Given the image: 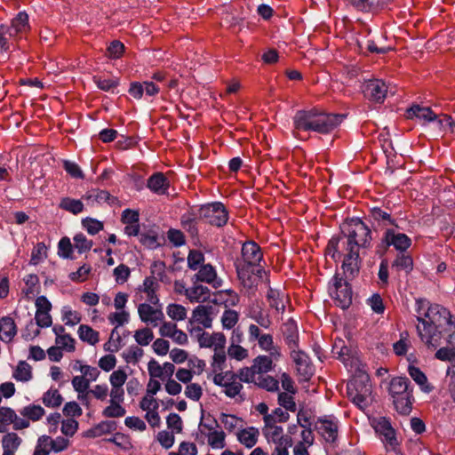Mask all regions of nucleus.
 <instances>
[{
	"instance_id": "obj_1",
	"label": "nucleus",
	"mask_w": 455,
	"mask_h": 455,
	"mask_svg": "<svg viewBox=\"0 0 455 455\" xmlns=\"http://www.w3.org/2000/svg\"><path fill=\"white\" fill-rule=\"evenodd\" d=\"M416 311L420 323L417 326L418 334L429 348L439 346L443 326L455 329L450 311L439 304L430 305L426 299H418Z\"/></svg>"
},
{
	"instance_id": "obj_2",
	"label": "nucleus",
	"mask_w": 455,
	"mask_h": 455,
	"mask_svg": "<svg viewBox=\"0 0 455 455\" xmlns=\"http://www.w3.org/2000/svg\"><path fill=\"white\" fill-rule=\"evenodd\" d=\"M371 241L370 228L360 219L353 218L341 226V235L331 237L329 241L326 252L335 259L339 252V245L341 243L344 250H354L359 252L360 248H367Z\"/></svg>"
},
{
	"instance_id": "obj_3",
	"label": "nucleus",
	"mask_w": 455,
	"mask_h": 455,
	"mask_svg": "<svg viewBox=\"0 0 455 455\" xmlns=\"http://www.w3.org/2000/svg\"><path fill=\"white\" fill-rule=\"evenodd\" d=\"M344 117L343 115L327 114L315 109L299 110L293 117V124L298 130L326 134L334 130Z\"/></svg>"
},
{
	"instance_id": "obj_4",
	"label": "nucleus",
	"mask_w": 455,
	"mask_h": 455,
	"mask_svg": "<svg viewBox=\"0 0 455 455\" xmlns=\"http://www.w3.org/2000/svg\"><path fill=\"white\" fill-rule=\"evenodd\" d=\"M190 335L194 336L200 347L212 348L214 351L212 367L214 372L221 371L226 362L227 339L222 332H207L199 328L190 330Z\"/></svg>"
},
{
	"instance_id": "obj_5",
	"label": "nucleus",
	"mask_w": 455,
	"mask_h": 455,
	"mask_svg": "<svg viewBox=\"0 0 455 455\" xmlns=\"http://www.w3.org/2000/svg\"><path fill=\"white\" fill-rule=\"evenodd\" d=\"M347 393L352 402L360 409H365L371 401V384L366 373H360L347 384Z\"/></svg>"
},
{
	"instance_id": "obj_6",
	"label": "nucleus",
	"mask_w": 455,
	"mask_h": 455,
	"mask_svg": "<svg viewBox=\"0 0 455 455\" xmlns=\"http://www.w3.org/2000/svg\"><path fill=\"white\" fill-rule=\"evenodd\" d=\"M371 426L383 443L386 451H396L399 447V442L390 420L385 417L375 418L371 420Z\"/></svg>"
},
{
	"instance_id": "obj_7",
	"label": "nucleus",
	"mask_w": 455,
	"mask_h": 455,
	"mask_svg": "<svg viewBox=\"0 0 455 455\" xmlns=\"http://www.w3.org/2000/svg\"><path fill=\"white\" fill-rule=\"evenodd\" d=\"M199 217L207 223L220 228L227 224L228 212L222 203L213 202L200 207Z\"/></svg>"
},
{
	"instance_id": "obj_8",
	"label": "nucleus",
	"mask_w": 455,
	"mask_h": 455,
	"mask_svg": "<svg viewBox=\"0 0 455 455\" xmlns=\"http://www.w3.org/2000/svg\"><path fill=\"white\" fill-rule=\"evenodd\" d=\"M214 315V307L212 305L200 304L196 306L188 322V332L190 333V330L193 328H199L203 331L204 329L212 328Z\"/></svg>"
},
{
	"instance_id": "obj_9",
	"label": "nucleus",
	"mask_w": 455,
	"mask_h": 455,
	"mask_svg": "<svg viewBox=\"0 0 455 455\" xmlns=\"http://www.w3.org/2000/svg\"><path fill=\"white\" fill-rule=\"evenodd\" d=\"M329 293L337 306L343 309L349 307L352 303L353 292L350 285L338 275L333 277V283L329 287Z\"/></svg>"
},
{
	"instance_id": "obj_10",
	"label": "nucleus",
	"mask_w": 455,
	"mask_h": 455,
	"mask_svg": "<svg viewBox=\"0 0 455 455\" xmlns=\"http://www.w3.org/2000/svg\"><path fill=\"white\" fill-rule=\"evenodd\" d=\"M398 228H387L381 243L386 247L394 246V248L400 251L404 252L411 245V238L397 231Z\"/></svg>"
},
{
	"instance_id": "obj_11",
	"label": "nucleus",
	"mask_w": 455,
	"mask_h": 455,
	"mask_svg": "<svg viewBox=\"0 0 455 455\" xmlns=\"http://www.w3.org/2000/svg\"><path fill=\"white\" fill-rule=\"evenodd\" d=\"M235 267L239 281L244 288L252 290L257 287L259 280L264 272L261 267H252L244 264H235Z\"/></svg>"
},
{
	"instance_id": "obj_12",
	"label": "nucleus",
	"mask_w": 455,
	"mask_h": 455,
	"mask_svg": "<svg viewBox=\"0 0 455 455\" xmlns=\"http://www.w3.org/2000/svg\"><path fill=\"white\" fill-rule=\"evenodd\" d=\"M315 427L318 434L328 443H334L338 437L339 420L333 416L319 418Z\"/></svg>"
},
{
	"instance_id": "obj_13",
	"label": "nucleus",
	"mask_w": 455,
	"mask_h": 455,
	"mask_svg": "<svg viewBox=\"0 0 455 455\" xmlns=\"http://www.w3.org/2000/svg\"><path fill=\"white\" fill-rule=\"evenodd\" d=\"M138 315L140 321L148 326L157 327L164 320V314L161 308L154 307L149 303H140L138 307Z\"/></svg>"
},
{
	"instance_id": "obj_14",
	"label": "nucleus",
	"mask_w": 455,
	"mask_h": 455,
	"mask_svg": "<svg viewBox=\"0 0 455 455\" xmlns=\"http://www.w3.org/2000/svg\"><path fill=\"white\" fill-rule=\"evenodd\" d=\"M262 252L259 244L253 241L245 242L242 247V258L237 259L235 264H244L249 267H259V264L262 259Z\"/></svg>"
},
{
	"instance_id": "obj_15",
	"label": "nucleus",
	"mask_w": 455,
	"mask_h": 455,
	"mask_svg": "<svg viewBox=\"0 0 455 455\" xmlns=\"http://www.w3.org/2000/svg\"><path fill=\"white\" fill-rule=\"evenodd\" d=\"M291 356L296 364L297 371L302 380H308L314 374V367L308 355L298 347L291 349Z\"/></svg>"
},
{
	"instance_id": "obj_16",
	"label": "nucleus",
	"mask_w": 455,
	"mask_h": 455,
	"mask_svg": "<svg viewBox=\"0 0 455 455\" xmlns=\"http://www.w3.org/2000/svg\"><path fill=\"white\" fill-rule=\"evenodd\" d=\"M363 93L370 100L380 103L387 96V85L380 79L369 80L364 84Z\"/></svg>"
},
{
	"instance_id": "obj_17",
	"label": "nucleus",
	"mask_w": 455,
	"mask_h": 455,
	"mask_svg": "<svg viewBox=\"0 0 455 455\" xmlns=\"http://www.w3.org/2000/svg\"><path fill=\"white\" fill-rule=\"evenodd\" d=\"M197 270V273L194 275L196 282L209 283L215 289L222 286V279L218 276L215 267L211 264H204Z\"/></svg>"
},
{
	"instance_id": "obj_18",
	"label": "nucleus",
	"mask_w": 455,
	"mask_h": 455,
	"mask_svg": "<svg viewBox=\"0 0 455 455\" xmlns=\"http://www.w3.org/2000/svg\"><path fill=\"white\" fill-rule=\"evenodd\" d=\"M345 251H347V253L345 254L341 267L343 269L346 278L352 279L359 273V252L354 250Z\"/></svg>"
},
{
	"instance_id": "obj_19",
	"label": "nucleus",
	"mask_w": 455,
	"mask_h": 455,
	"mask_svg": "<svg viewBox=\"0 0 455 455\" xmlns=\"http://www.w3.org/2000/svg\"><path fill=\"white\" fill-rule=\"evenodd\" d=\"M7 28H9V31L18 41L21 38L23 34H26L30 29L28 15L25 12H20L11 20V23L7 24Z\"/></svg>"
},
{
	"instance_id": "obj_20",
	"label": "nucleus",
	"mask_w": 455,
	"mask_h": 455,
	"mask_svg": "<svg viewBox=\"0 0 455 455\" xmlns=\"http://www.w3.org/2000/svg\"><path fill=\"white\" fill-rule=\"evenodd\" d=\"M283 339L285 344L290 349H295L299 347V330L297 323L290 318L288 319L281 328Z\"/></svg>"
},
{
	"instance_id": "obj_21",
	"label": "nucleus",
	"mask_w": 455,
	"mask_h": 455,
	"mask_svg": "<svg viewBox=\"0 0 455 455\" xmlns=\"http://www.w3.org/2000/svg\"><path fill=\"white\" fill-rule=\"evenodd\" d=\"M147 187L155 194L165 195L170 187V182L164 173L156 172L148 178Z\"/></svg>"
},
{
	"instance_id": "obj_22",
	"label": "nucleus",
	"mask_w": 455,
	"mask_h": 455,
	"mask_svg": "<svg viewBox=\"0 0 455 455\" xmlns=\"http://www.w3.org/2000/svg\"><path fill=\"white\" fill-rule=\"evenodd\" d=\"M211 297V290L198 282L188 287L187 299L190 303H204Z\"/></svg>"
},
{
	"instance_id": "obj_23",
	"label": "nucleus",
	"mask_w": 455,
	"mask_h": 455,
	"mask_svg": "<svg viewBox=\"0 0 455 455\" xmlns=\"http://www.w3.org/2000/svg\"><path fill=\"white\" fill-rule=\"evenodd\" d=\"M407 116L409 118H417L422 122V124H429L431 121L435 120L437 115L435 114L428 107H421L419 105H413L407 110Z\"/></svg>"
},
{
	"instance_id": "obj_24",
	"label": "nucleus",
	"mask_w": 455,
	"mask_h": 455,
	"mask_svg": "<svg viewBox=\"0 0 455 455\" xmlns=\"http://www.w3.org/2000/svg\"><path fill=\"white\" fill-rule=\"evenodd\" d=\"M17 40L9 31L7 24H0V54H8L17 49Z\"/></svg>"
},
{
	"instance_id": "obj_25",
	"label": "nucleus",
	"mask_w": 455,
	"mask_h": 455,
	"mask_svg": "<svg viewBox=\"0 0 455 455\" xmlns=\"http://www.w3.org/2000/svg\"><path fill=\"white\" fill-rule=\"evenodd\" d=\"M159 288V283L155 276H148L145 278L143 284L139 288L140 291L146 293L147 300L149 304H159V299L156 295V291Z\"/></svg>"
},
{
	"instance_id": "obj_26",
	"label": "nucleus",
	"mask_w": 455,
	"mask_h": 455,
	"mask_svg": "<svg viewBox=\"0 0 455 455\" xmlns=\"http://www.w3.org/2000/svg\"><path fill=\"white\" fill-rule=\"evenodd\" d=\"M369 217L379 226L387 228H398L395 220L391 217V214L379 207H373L370 210Z\"/></svg>"
},
{
	"instance_id": "obj_27",
	"label": "nucleus",
	"mask_w": 455,
	"mask_h": 455,
	"mask_svg": "<svg viewBox=\"0 0 455 455\" xmlns=\"http://www.w3.org/2000/svg\"><path fill=\"white\" fill-rule=\"evenodd\" d=\"M259 431L254 427H248L236 433L237 440L246 448H252L258 442Z\"/></svg>"
},
{
	"instance_id": "obj_28",
	"label": "nucleus",
	"mask_w": 455,
	"mask_h": 455,
	"mask_svg": "<svg viewBox=\"0 0 455 455\" xmlns=\"http://www.w3.org/2000/svg\"><path fill=\"white\" fill-rule=\"evenodd\" d=\"M17 333L14 320L10 316H4L0 319V339L4 342L12 340Z\"/></svg>"
},
{
	"instance_id": "obj_29",
	"label": "nucleus",
	"mask_w": 455,
	"mask_h": 455,
	"mask_svg": "<svg viewBox=\"0 0 455 455\" xmlns=\"http://www.w3.org/2000/svg\"><path fill=\"white\" fill-rule=\"evenodd\" d=\"M411 393L410 380L405 377L393 378L389 385V394L392 397Z\"/></svg>"
},
{
	"instance_id": "obj_30",
	"label": "nucleus",
	"mask_w": 455,
	"mask_h": 455,
	"mask_svg": "<svg viewBox=\"0 0 455 455\" xmlns=\"http://www.w3.org/2000/svg\"><path fill=\"white\" fill-rule=\"evenodd\" d=\"M262 433L268 443H278L291 440V436L283 435V429L281 426H269L267 428H262Z\"/></svg>"
},
{
	"instance_id": "obj_31",
	"label": "nucleus",
	"mask_w": 455,
	"mask_h": 455,
	"mask_svg": "<svg viewBox=\"0 0 455 455\" xmlns=\"http://www.w3.org/2000/svg\"><path fill=\"white\" fill-rule=\"evenodd\" d=\"M393 398V403L395 410L403 415H407L411 411L412 405V394H403V395H398Z\"/></svg>"
},
{
	"instance_id": "obj_32",
	"label": "nucleus",
	"mask_w": 455,
	"mask_h": 455,
	"mask_svg": "<svg viewBox=\"0 0 455 455\" xmlns=\"http://www.w3.org/2000/svg\"><path fill=\"white\" fill-rule=\"evenodd\" d=\"M267 299L271 307L277 312L283 313L285 309L284 295L278 290L269 288L267 293Z\"/></svg>"
},
{
	"instance_id": "obj_33",
	"label": "nucleus",
	"mask_w": 455,
	"mask_h": 455,
	"mask_svg": "<svg viewBox=\"0 0 455 455\" xmlns=\"http://www.w3.org/2000/svg\"><path fill=\"white\" fill-rule=\"evenodd\" d=\"M273 360L271 355H258L253 360V369L256 371L258 376L263 373H267L273 369Z\"/></svg>"
},
{
	"instance_id": "obj_34",
	"label": "nucleus",
	"mask_w": 455,
	"mask_h": 455,
	"mask_svg": "<svg viewBox=\"0 0 455 455\" xmlns=\"http://www.w3.org/2000/svg\"><path fill=\"white\" fill-rule=\"evenodd\" d=\"M408 372L411 378L420 387L422 391L427 393L431 391L432 387L427 382V378L419 368L410 365Z\"/></svg>"
},
{
	"instance_id": "obj_35",
	"label": "nucleus",
	"mask_w": 455,
	"mask_h": 455,
	"mask_svg": "<svg viewBox=\"0 0 455 455\" xmlns=\"http://www.w3.org/2000/svg\"><path fill=\"white\" fill-rule=\"evenodd\" d=\"M258 344L262 350L269 352L271 356L277 361L281 353L277 347L274 346L273 337L270 334H262L261 337L258 339Z\"/></svg>"
},
{
	"instance_id": "obj_36",
	"label": "nucleus",
	"mask_w": 455,
	"mask_h": 455,
	"mask_svg": "<svg viewBox=\"0 0 455 455\" xmlns=\"http://www.w3.org/2000/svg\"><path fill=\"white\" fill-rule=\"evenodd\" d=\"M77 333L82 341L87 342L92 346L97 344L100 340V333L89 325H80Z\"/></svg>"
},
{
	"instance_id": "obj_37",
	"label": "nucleus",
	"mask_w": 455,
	"mask_h": 455,
	"mask_svg": "<svg viewBox=\"0 0 455 455\" xmlns=\"http://www.w3.org/2000/svg\"><path fill=\"white\" fill-rule=\"evenodd\" d=\"M207 438L208 444L212 449H223L226 446V434L222 430H213L204 434V438Z\"/></svg>"
},
{
	"instance_id": "obj_38",
	"label": "nucleus",
	"mask_w": 455,
	"mask_h": 455,
	"mask_svg": "<svg viewBox=\"0 0 455 455\" xmlns=\"http://www.w3.org/2000/svg\"><path fill=\"white\" fill-rule=\"evenodd\" d=\"M20 415L26 418L28 421H37L44 415V409L40 405L29 404L21 408Z\"/></svg>"
},
{
	"instance_id": "obj_39",
	"label": "nucleus",
	"mask_w": 455,
	"mask_h": 455,
	"mask_svg": "<svg viewBox=\"0 0 455 455\" xmlns=\"http://www.w3.org/2000/svg\"><path fill=\"white\" fill-rule=\"evenodd\" d=\"M21 438L14 432L7 433L3 436V451L15 452L21 444Z\"/></svg>"
},
{
	"instance_id": "obj_40",
	"label": "nucleus",
	"mask_w": 455,
	"mask_h": 455,
	"mask_svg": "<svg viewBox=\"0 0 455 455\" xmlns=\"http://www.w3.org/2000/svg\"><path fill=\"white\" fill-rule=\"evenodd\" d=\"M166 314L172 320L180 322L187 318L188 310L180 304L172 303L166 307Z\"/></svg>"
},
{
	"instance_id": "obj_41",
	"label": "nucleus",
	"mask_w": 455,
	"mask_h": 455,
	"mask_svg": "<svg viewBox=\"0 0 455 455\" xmlns=\"http://www.w3.org/2000/svg\"><path fill=\"white\" fill-rule=\"evenodd\" d=\"M60 208L73 214H78L84 211V204L78 199L64 197L60 200Z\"/></svg>"
},
{
	"instance_id": "obj_42",
	"label": "nucleus",
	"mask_w": 455,
	"mask_h": 455,
	"mask_svg": "<svg viewBox=\"0 0 455 455\" xmlns=\"http://www.w3.org/2000/svg\"><path fill=\"white\" fill-rule=\"evenodd\" d=\"M12 377L21 382L30 380L32 379L30 365L24 361L20 362L12 373Z\"/></svg>"
},
{
	"instance_id": "obj_43",
	"label": "nucleus",
	"mask_w": 455,
	"mask_h": 455,
	"mask_svg": "<svg viewBox=\"0 0 455 455\" xmlns=\"http://www.w3.org/2000/svg\"><path fill=\"white\" fill-rule=\"evenodd\" d=\"M123 403L119 402H110L109 405H108L102 411V416L105 418H121L124 417L126 413V410L122 406Z\"/></svg>"
},
{
	"instance_id": "obj_44",
	"label": "nucleus",
	"mask_w": 455,
	"mask_h": 455,
	"mask_svg": "<svg viewBox=\"0 0 455 455\" xmlns=\"http://www.w3.org/2000/svg\"><path fill=\"white\" fill-rule=\"evenodd\" d=\"M26 288L23 289V293L27 298H32L37 292L39 287V278L35 274H29L24 277Z\"/></svg>"
},
{
	"instance_id": "obj_45",
	"label": "nucleus",
	"mask_w": 455,
	"mask_h": 455,
	"mask_svg": "<svg viewBox=\"0 0 455 455\" xmlns=\"http://www.w3.org/2000/svg\"><path fill=\"white\" fill-rule=\"evenodd\" d=\"M76 363L80 364V368L74 366V370L79 371L82 373L81 377L87 379L90 383L98 379L100 374V371L98 370V368L87 364H83L81 361H76Z\"/></svg>"
},
{
	"instance_id": "obj_46",
	"label": "nucleus",
	"mask_w": 455,
	"mask_h": 455,
	"mask_svg": "<svg viewBox=\"0 0 455 455\" xmlns=\"http://www.w3.org/2000/svg\"><path fill=\"white\" fill-rule=\"evenodd\" d=\"M42 400L46 407L52 408L59 407L63 402V398L57 389H50L45 392Z\"/></svg>"
},
{
	"instance_id": "obj_47",
	"label": "nucleus",
	"mask_w": 455,
	"mask_h": 455,
	"mask_svg": "<svg viewBox=\"0 0 455 455\" xmlns=\"http://www.w3.org/2000/svg\"><path fill=\"white\" fill-rule=\"evenodd\" d=\"M62 321L66 325L75 326L81 322V314L72 310L70 307L65 306L61 309Z\"/></svg>"
},
{
	"instance_id": "obj_48",
	"label": "nucleus",
	"mask_w": 455,
	"mask_h": 455,
	"mask_svg": "<svg viewBox=\"0 0 455 455\" xmlns=\"http://www.w3.org/2000/svg\"><path fill=\"white\" fill-rule=\"evenodd\" d=\"M108 320L109 323L117 329L118 327L129 323L130 314L127 310H116V312L110 313L108 315Z\"/></svg>"
},
{
	"instance_id": "obj_49",
	"label": "nucleus",
	"mask_w": 455,
	"mask_h": 455,
	"mask_svg": "<svg viewBox=\"0 0 455 455\" xmlns=\"http://www.w3.org/2000/svg\"><path fill=\"white\" fill-rule=\"evenodd\" d=\"M134 339L140 346H148L154 339V333L148 327L137 330L134 332Z\"/></svg>"
},
{
	"instance_id": "obj_50",
	"label": "nucleus",
	"mask_w": 455,
	"mask_h": 455,
	"mask_svg": "<svg viewBox=\"0 0 455 455\" xmlns=\"http://www.w3.org/2000/svg\"><path fill=\"white\" fill-rule=\"evenodd\" d=\"M204 255L197 250H191L188 255V267L191 270H197L201 266L204 265Z\"/></svg>"
},
{
	"instance_id": "obj_51",
	"label": "nucleus",
	"mask_w": 455,
	"mask_h": 455,
	"mask_svg": "<svg viewBox=\"0 0 455 455\" xmlns=\"http://www.w3.org/2000/svg\"><path fill=\"white\" fill-rule=\"evenodd\" d=\"M219 419L224 428L228 432H233L237 427L238 423L243 422L242 419L224 412L220 413Z\"/></svg>"
},
{
	"instance_id": "obj_52",
	"label": "nucleus",
	"mask_w": 455,
	"mask_h": 455,
	"mask_svg": "<svg viewBox=\"0 0 455 455\" xmlns=\"http://www.w3.org/2000/svg\"><path fill=\"white\" fill-rule=\"evenodd\" d=\"M256 384L267 391L275 392L279 389V382L271 376H258Z\"/></svg>"
},
{
	"instance_id": "obj_53",
	"label": "nucleus",
	"mask_w": 455,
	"mask_h": 455,
	"mask_svg": "<svg viewBox=\"0 0 455 455\" xmlns=\"http://www.w3.org/2000/svg\"><path fill=\"white\" fill-rule=\"evenodd\" d=\"M239 319V315L235 310H225L221 316V323L224 329L230 330L235 327Z\"/></svg>"
},
{
	"instance_id": "obj_54",
	"label": "nucleus",
	"mask_w": 455,
	"mask_h": 455,
	"mask_svg": "<svg viewBox=\"0 0 455 455\" xmlns=\"http://www.w3.org/2000/svg\"><path fill=\"white\" fill-rule=\"evenodd\" d=\"M237 379L241 382L245 383H255L257 382L258 374L253 369V365L251 367H244L239 370Z\"/></svg>"
},
{
	"instance_id": "obj_55",
	"label": "nucleus",
	"mask_w": 455,
	"mask_h": 455,
	"mask_svg": "<svg viewBox=\"0 0 455 455\" xmlns=\"http://www.w3.org/2000/svg\"><path fill=\"white\" fill-rule=\"evenodd\" d=\"M393 267L409 273L413 267L412 258L410 255H406L402 252V254L398 255L394 260Z\"/></svg>"
},
{
	"instance_id": "obj_56",
	"label": "nucleus",
	"mask_w": 455,
	"mask_h": 455,
	"mask_svg": "<svg viewBox=\"0 0 455 455\" xmlns=\"http://www.w3.org/2000/svg\"><path fill=\"white\" fill-rule=\"evenodd\" d=\"M143 356V350L138 346H131L124 352L123 357L128 363H137Z\"/></svg>"
},
{
	"instance_id": "obj_57",
	"label": "nucleus",
	"mask_w": 455,
	"mask_h": 455,
	"mask_svg": "<svg viewBox=\"0 0 455 455\" xmlns=\"http://www.w3.org/2000/svg\"><path fill=\"white\" fill-rule=\"evenodd\" d=\"M235 373L230 371L216 373L213 377V383L226 389L231 384V381L235 379Z\"/></svg>"
},
{
	"instance_id": "obj_58",
	"label": "nucleus",
	"mask_w": 455,
	"mask_h": 455,
	"mask_svg": "<svg viewBox=\"0 0 455 455\" xmlns=\"http://www.w3.org/2000/svg\"><path fill=\"white\" fill-rule=\"evenodd\" d=\"M431 123L434 124L435 129L440 132H445L447 128L451 132L454 130V121L452 117L448 115H443L442 119L437 116L435 120L431 121Z\"/></svg>"
},
{
	"instance_id": "obj_59",
	"label": "nucleus",
	"mask_w": 455,
	"mask_h": 455,
	"mask_svg": "<svg viewBox=\"0 0 455 455\" xmlns=\"http://www.w3.org/2000/svg\"><path fill=\"white\" fill-rule=\"evenodd\" d=\"M73 240L74 246L79 253H84L90 251L92 246V241L88 240L86 236L82 233L76 234Z\"/></svg>"
},
{
	"instance_id": "obj_60",
	"label": "nucleus",
	"mask_w": 455,
	"mask_h": 455,
	"mask_svg": "<svg viewBox=\"0 0 455 455\" xmlns=\"http://www.w3.org/2000/svg\"><path fill=\"white\" fill-rule=\"evenodd\" d=\"M411 345L408 332L404 331L400 334V339L396 341L393 347L397 355H403L407 353L408 347Z\"/></svg>"
},
{
	"instance_id": "obj_61",
	"label": "nucleus",
	"mask_w": 455,
	"mask_h": 455,
	"mask_svg": "<svg viewBox=\"0 0 455 455\" xmlns=\"http://www.w3.org/2000/svg\"><path fill=\"white\" fill-rule=\"evenodd\" d=\"M82 226L92 235L103 229V223L101 221L89 217L82 220Z\"/></svg>"
},
{
	"instance_id": "obj_62",
	"label": "nucleus",
	"mask_w": 455,
	"mask_h": 455,
	"mask_svg": "<svg viewBox=\"0 0 455 455\" xmlns=\"http://www.w3.org/2000/svg\"><path fill=\"white\" fill-rule=\"evenodd\" d=\"M73 246L68 237H62L58 243V255L62 259H71Z\"/></svg>"
},
{
	"instance_id": "obj_63",
	"label": "nucleus",
	"mask_w": 455,
	"mask_h": 455,
	"mask_svg": "<svg viewBox=\"0 0 455 455\" xmlns=\"http://www.w3.org/2000/svg\"><path fill=\"white\" fill-rule=\"evenodd\" d=\"M242 389L243 385L237 379V375H235V379L231 381V384L228 385V387L223 390V392L229 398H235L239 396L241 400H243V396L241 395Z\"/></svg>"
},
{
	"instance_id": "obj_64",
	"label": "nucleus",
	"mask_w": 455,
	"mask_h": 455,
	"mask_svg": "<svg viewBox=\"0 0 455 455\" xmlns=\"http://www.w3.org/2000/svg\"><path fill=\"white\" fill-rule=\"evenodd\" d=\"M127 380V373L124 369L114 371L109 376V383L111 387H124Z\"/></svg>"
}]
</instances>
